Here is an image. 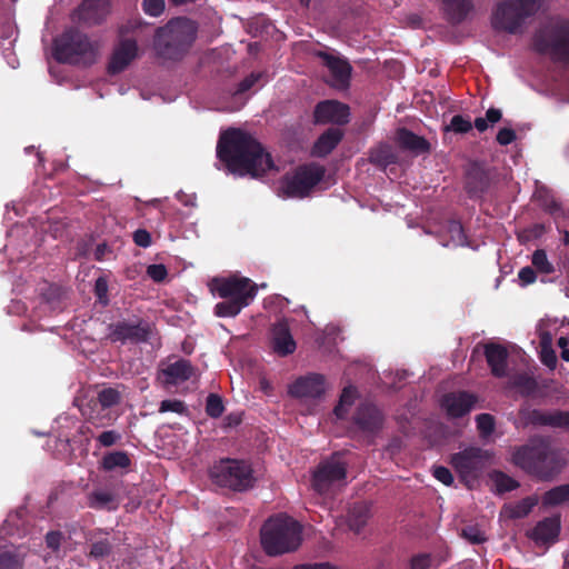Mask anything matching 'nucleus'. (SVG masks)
Masks as SVG:
<instances>
[{
	"label": "nucleus",
	"instance_id": "45",
	"mask_svg": "<svg viewBox=\"0 0 569 569\" xmlns=\"http://www.w3.org/2000/svg\"><path fill=\"white\" fill-rule=\"evenodd\" d=\"M111 550H112L111 542L107 538H103V539L92 542L91 549H90V556L96 559L103 558V557L109 556L111 553Z\"/></svg>",
	"mask_w": 569,
	"mask_h": 569
},
{
	"label": "nucleus",
	"instance_id": "37",
	"mask_svg": "<svg viewBox=\"0 0 569 569\" xmlns=\"http://www.w3.org/2000/svg\"><path fill=\"white\" fill-rule=\"evenodd\" d=\"M23 558L17 550L0 552V569H22Z\"/></svg>",
	"mask_w": 569,
	"mask_h": 569
},
{
	"label": "nucleus",
	"instance_id": "22",
	"mask_svg": "<svg viewBox=\"0 0 569 569\" xmlns=\"http://www.w3.org/2000/svg\"><path fill=\"white\" fill-rule=\"evenodd\" d=\"M271 348L281 357L292 355L296 351L297 343L286 320L278 321L272 326Z\"/></svg>",
	"mask_w": 569,
	"mask_h": 569
},
{
	"label": "nucleus",
	"instance_id": "49",
	"mask_svg": "<svg viewBox=\"0 0 569 569\" xmlns=\"http://www.w3.org/2000/svg\"><path fill=\"white\" fill-rule=\"evenodd\" d=\"M121 440V433L117 430H106L97 437L101 447H111Z\"/></svg>",
	"mask_w": 569,
	"mask_h": 569
},
{
	"label": "nucleus",
	"instance_id": "27",
	"mask_svg": "<svg viewBox=\"0 0 569 569\" xmlns=\"http://www.w3.org/2000/svg\"><path fill=\"white\" fill-rule=\"evenodd\" d=\"M343 138V130L330 127L321 133L311 148V156L325 158L330 154Z\"/></svg>",
	"mask_w": 569,
	"mask_h": 569
},
{
	"label": "nucleus",
	"instance_id": "59",
	"mask_svg": "<svg viewBox=\"0 0 569 569\" xmlns=\"http://www.w3.org/2000/svg\"><path fill=\"white\" fill-rule=\"evenodd\" d=\"M537 503V500L536 499H532V498H526L523 499L518 506H517V509H516V516L517 517H525L527 516L531 510L532 508L536 506Z\"/></svg>",
	"mask_w": 569,
	"mask_h": 569
},
{
	"label": "nucleus",
	"instance_id": "55",
	"mask_svg": "<svg viewBox=\"0 0 569 569\" xmlns=\"http://www.w3.org/2000/svg\"><path fill=\"white\" fill-rule=\"evenodd\" d=\"M433 477L446 486H450L453 482V476L451 471L443 466L435 467Z\"/></svg>",
	"mask_w": 569,
	"mask_h": 569
},
{
	"label": "nucleus",
	"instance_id": "23",
	"mask_svg": "<svg viewBox=\"0 0 569 569\" xmlns=\"http://www.w3.org/2000/svg\"><path fill=\"white\" fill-rule=\"evenodd\" d=\"M482 347L483 355L492 376L497 378L506 377L509 357L507 348L497 342H486L482 345Z\"/></svg>",
	"mask_w": 569,
	"mask_h": 569
},
{
	"label": "nucleus",
	"instance_id": "33",
	"mask_svg": "<svg viewBox=\"0 0 569 569\" xmlns=\"http://www.w3.org/2000/svg\"><path fill=\"white\" fill-rule=\"evenodd\" d=\"M131 466V459L126 451L107 452L101 460V468L104 471L116 469H128Z\"/></svg>",
	"mask_w": 569,
	"mask_h": 569
},
{
	"label": "nucleus",
	"instance_id": "30",
	"mask_svg": "<svg viewBox=\"0 0 569 569\" xmlns=\"http://www.w3.org/2000/svg\"><path fill=\"white\" fill-rule=\"evenodd\" d=\"M163 375L167 377V381L170 383H178L189 380L193 375V367L187 359H179L172 363H169L163 369Z\"/></svg>",
	"mask_w": 569,
	"mask_h": 569
},
{
	"label": "nucleus",
	"instance_id": "39",
	"mask_svg": "<svg viewBox=\"0 0 569 569\" xmlns=\"http://www.w3.org/2000/svg\"><path fill=\"white\" fill-rule=\"evenodd\" d=\"M532 266L537 271L550 274L555 271L553 264L548 260L547 252L543 249H537L531 257Z\"/></svg>",
	"mask_w": 569,
	"mask_h": 569
},
{
	"label": "nucleus",
	"instance_id": "17",
	"mask_svg": "<svg viewBox=\"0 0 569 569\" xmlns=\"http://www.w3.org/2000/svg\"><path fill=\"white\" fill-rule=\"evenodd\" d=\"M383 421L382 412L369 402L360 403L352 416V423L366 435L378 433L382 429Z\"/></svg>",
	"mask_w": 569,
	"mask_h": 569
},
{
	"label": "nucleus",
	"instance_id": "56",
	"mask_svg": "<svg viewBox=\"0 0 569 569\" xmlns=\"http://www.w3.org/2000/svg\"><path fill=\"white\" fill-rule=\"evenodd\" d=\"M517 138L513 129L502 128L498 131L496 140L500 146H508L512 143Z\"/></svg>",
	"mask_w": 569,
	"mask_h": 569
},
{
	"label": "nucleus",
	"instance_id": "4",
	"mask_svg": "<svg viewBox=\"0 0 569 569\" xmlns=\"http://www.w3.org/2000/svg\"><path fill=\"white\" fill-rule=\"evenodd\" d=\"M197 36V26L186 17L170 20L159 28L153 47L157 56L167 60H180L188 52Z\"/></svg>",
	"mask_w": 569,
	"mask_h": 569
},
{
	"label": "nucleus",
	"instance_id": "5",
	"mask_svg": "<svg viewBox=\"0 0 569 569\" xmlns=\"http://www.w3.org/2000/svg\"><path fill=\"white\" fill-rule=\"evenodd\" d=\"M512 461L541 480L553 479L565 467L562 457L545 442L520 446L515 450Z\"/></svg>",
	"mask_w": 569,
	"mask_h": 569
},
{
	"label": "nucleus",
	"instance_id": "53",
	"mask_svg": "<svg viewBox=\"0 0 569 569\" xmlns=\"http://www.w3.org/2000/svg\"><path fill=\"white\" fill-rule=\"evenodd\" d=\"M147 273L156 282L163 281L168 276L167 268L163 264H150Z\"/></svg>",
	"mask_w": 569,
	"mask_h": 569
},
{
	"label": "nucleus",
	"instance_id": "40",
	"mask_svg": "<svg viewBox=\"0 0 569 569\" xmlns=\"http://www.w3.org/2000/svg\"><path fill=\"white\" fill-rule=\"evenodd\" d=\"M547 427L569 429V411L560 409L548 411Z\"/></svg>",
	"mask_w": 569,
	"mask_h": 569
},
{
	"label": "nucleus",
	"instance_id": "48",
	"mask_svg": "<svg viewBox=\"0 0 569 569\" xmlns=\"http://www.w3.org/2000/svg\"><path fill=\"white\" fill-rule=\"evenodd\" d=\"M540 360L541 362L550 368L555 369L557 365V356L555 350L551 348L549 342H546L545 339L542 340V347L540 352Z\"/></svg>",
	"mask_w": 569,
	"mask_h": 569
},
{
	"label": "nucleus",
	"instance_id": "20",
	"mask_svg": "<svg viewBox=\"0 0 569 569\" xmlns=\"http://www.w3.org/2000/svg\"><path fill=\"white\" fill-rule=\"evenodd\" d=\"M138 44L134 39H123L114 48L108 63V72L117 74L122 72L137 57Z\"/></svg>",
	"mask_w": 569,
	"mask_h": 569
},
{
	"label": "nucleus",
	"instance_id": "47",
	"mask_svg": "<svg viewBox=\"0 0 569 569\" xmlns=\"http://www.w3.org/2000/svg\"><path fill=\"white\" fill-rule=\"evenodd\" d=\"M166 8L164 0H142V10L150 17H159Z\"/></svg>",
	"mask_w": 569,
	"mask_h": 569
},
{
	"label": "nucleus",
	"instance_id": "58",
	"mask_svg": "<svg viewBox=\"0 0 569 569\" xmlns=\"http://www.w3.org/2000/svg\"><path fill=\"white\" fill-rule=\"evenodd\" d=\"M62 538L63 536L60 531H49L46 535V545L49 549L57 551L61 546Z\"/></svg>",
	"mask_w": 569,
	"mask_h": 569
},
{
	"label": "nucleus",
	"instance_id": "16",
	"mask_svg": "<svg viewBox=\"0 0 569 569\" xmlns=\"http://www.w3.org/2000/svg\"><path fill=\"white\" fill-rule=\"evenodd\" d=\"M349 107L337 100L321 101L313 110V120L317 124L333 123L337 126H343L349 122Z\"/></svg>",
	"mask_w": 569,
	"mask_h": 569
},
{
	"label": "nucleus",
	"instance_id": "7",
	"mask_svg": "<svg viewBox=\"0 0 569 569\" xmlns=\"http://www.w3.org/2000/svg\"><path fill=\"white\" fill-rule=\"evenodd\" d=\"M53 57L61 63H92L96 48L86 33L77 28H69L54 39Z\"/></svg>",
	"mask_w": 569,
	"mask_h": 569
},
{
	"label": "nucleus",
	"instance_id": "29",
	"mask_svg": "<svg viewBox=\"0 0 569 569\" xmlns=\"http://www.w3.org/2000/svg\"><path fill=\"white\" fill-rule=\"evenodd\" d=\"M370 506L365 502H356L348 510L347 522L350 530L359 533L370 519Z\"/></svg>",
	"mask_w": 569,
	"mask_h": 569
},
{
	"label": "nucleus",
	"instance_id": "38",
	"mask_svg": "<svg viewBox=\"0 0 569 569\" xmlns=\"http://www.w3.org/2000/svg\"><path fill=\"white\" fill-rule=\"evenodd\" d=\"M120 401V393L114 388H103L100 390L97 395V403L100 405L101 409H108L116 405H118Z\"/></svg>",
	"mask_w": 569,
	"mask_h": 569
},
{
	"label": "nucleus",
	"instance_id": "21",
	"mask_svg": "<svg viewBox=\"0 0 569 569\" xmlns=\"http://www.w3.org/2000/svg\"><path fill=\"white\" fill-rule=\"evenodd\" d=\"M109 13V0H82L74 19L87 26L100 24Z\"/></svg>",
	"mask_w": 569,
	"mask_h": 569
},
{
	"label": "nucleus",
	"instance_id": "34",
	"mask_svg": "<svg viewBox=\"0 0 569 569\" xmlns=\"http://www.w3.org/2000/svg\"><path fill=\"white\" fill-rule=\"evenodd\" d=\"M358 397V390L355 386H347L342 389L338 405L333 409V413L338 419H346L349 408L355 403Z\"/></svg>",
	"mask_w": 569,
	"mask_h": 569
},
{
	"label": "nucleus",
	"instance_id": "25",
	"mask_svg": "<svg viewBox=\"0 0 569 569\" xmlns=\"http://www.w3.org/2000/svg\"><path fill=\"white\" fill-rule=\"evenodd\" d=\"M396 142L400 149L416 156L427 154L431 151V144L426 138L416 134L405 127L397 129Z\"/></svg>",
	"mask_w": 569,
	"mask_h": 569
},
{
	"label": "nucleus",
	"instance_id": "36",
	"mask_svg": "<svg viewBox=\"0 0 569 569\" xmlns=\"http://www.w3.org/2000/svg\"><path fill=\"white\" fill-rule=\"evenodd\" d=\"M569 501V483L557 486L545 492L542 505L553 507Z\"/></svg>",
	"mask_w": 569,
	"mask_h": 569
},
{
	"label": "nucleus",
	"instance_id": "46",
	"mask_svg": "<svg viewBox=\"0 0 569 569\" xmlns=\"http://www.w3.org/2000/svg\"><path fill=\"white\" fill-rule=\"evenodd\" d=\"M169 411L183 415L187 412V407L183 401L178 399L162 400L160 402L159 412L164 413Z\"/></svg>",
	"mask_w": 569,
	"mask_h": 569
},
{
	"label": "nucleus",
	"instance_id": "6",
	"mask_svg": "<svg viewBox=\"0 0 569 569\" xmlns=\"http://www.w3.org/2000/svg\"><path fill=\"white\" fill-rule=\"evenodd\" d=\"M532 48L553 62L569 64V20L540 27L532 37Z\"/></svg>",
	"mask_w": 569,
	"mask_h": 569
},
{
	"label": "nucleus",
	"instance_id": "35",
	"mask_svg": "<svg viewBox=\"0 0 569 569\" xmlns=\"http://www.w3.org/2000/svg\"><path fill=\"white\" fill-rule=\"evenodd\" d=\"M511 385L522 397H532L539 389L536 378L528 373L516 375Z\"/></svg>",
	"mask_w": 569,
	"mask_h": 569
},
{
	"label": "nucleus",
	"instance_id": "42",
	"mask_svg": "<svg viewBox=\"0 0 569 569\" xmlns=\"http://www.w3.org/2000/svg\"><path fill=\"white\" fill-rule=\"evenodd\" d=\"M477 429L482 438L492 435L496 427L495 417L490 413H480L476 417Z\"/></svg>",
	"mask_w": 569,
	"mask_h": 569
},
{
	"label": "nucleus",
	"instance_id": "24",
	"mask_svg": "<svg viewBox=\"0 0 569 569\" xmlns=\"http://www.w3.org/2000/svg\"><path fill=\"white\" fill-rule=\"evenodd\" d=\"M560 529V516H551L540 520L528 533V537L537 545H550L557 541Z\"/></svg>",
	"mask_w": 569,
	"mask_h": 569
},
{
	"label": "nucleus",
	"instance_id": "28",
	"mask_svg": "<svg viewBox=\"0 0 569 569\" xmlns=\"http://www.w3.org/2000/svg\"><path fill=\"white\" fill-rule=\"evenodd\" d=\"M120 503L119 495L113 491L97 489L88 495V507L91 509L116 511Z\"/></svg>",
	"mask_w": 569,
	"mask_h": 569
},
{
	"label": "nucleus",
	"instance_id": "62",
	"mask_svg": "<svg viewBox=\"0 0 569 569\" xmlns=\"http://www.w3.org/2000/svg\"><path fill=\"white\" fill-rule=\"evenodd\" d=\"M501 117H502L501 111L499 109H496V108H490L486 112L487 121L492 123V124L498 122V121H500Z\"/></svg>",
	"mask_w": 569,
	"mask_h": 569
},
{
	"label": "nucleus",
	"instance_id": "11",
	"mask_svg": "<svg viewBox=\"0 0 569 569\" xmlns=\"http://www.w3.org/2000/svg\"><path fill=\"white\" fill-rule=\"evenodd\" d=\"M492 452L480 447H468L451 456L450 463L461 480L470 487L492 463Z\"/></svg>",
	"mask_w": 569,
	"mask_h": 569
},
{
	"label": "nucleus",
	"instance_id": "57",
	"mask_svg": "<svg viewBox=\"0 0 569 569\" xmlns=\"http://www.w3.org/2000/svg\"><path fill=\"white\" fill-rule=\"evenodd\" d=\"M518 278L522 286H528L536 281L537 274L531 267H523L519 270Z\"/></svg>",
	"mask_w": 569,
	"mask_h": 569
},
{
	"label": "nucleus",
	"instance_id": "64",
	"mask_svg": "<svg viewBox=\"0 0 569 569\" xmlns=\"http://www.w3.org/2000/svg\"><path fill=\"white\" fill-rule=\"evenodd\" d=\"M527 231L531 237L538 238L546 232V227L542 223H536L532 227H530Z\"/></svg>",
	"mask_w": 569,
	"mask_h": 569
},
{
	"label": "nucleus",
	"instance_id": "12",
	"mask_svg": "<svg viewBox=\"0 0 569 569\" xmlns=\"http://www.w3.org/2000/svg\"><path fill=\"white\" fill-rule=\"evenodd\" d=\"M158 336L154 323L136 317L134 319H122L110 325L109 338L112 342L122 345H140L150 342Z\"/></svg>",
	"mask_w": 569,
	"mask_h": 569
},
{
	"label": "nucleus",
	"instance_id": "9",
	"mask_svg": "<svg viewBox=\"0 0 569 569\" xmlns=\"http://www.w3.org/2000/svg\"><path fill=\"white\" fill-rule=\"evenodd\" d=\"M213 483L233 491H246L253 487L256 478L251 465L246 460L221 459L209 471Z\"/></svg>",
	"mask_w": 569,
	"mask_h": 569
},
{
	"label": "nucleus",
	"instance_id": "63",
	"mask_svg": "<svg viewBox=\"0 0 569 569\" xmlns=\"http://www.w3.org/2000/svg\"><path fill=\"white\" fill-rule=\"evenodd\" d=\"M96 293L97 296L101 299L103 296L107 295V291H108V286H107V282L106 280H103L102 278H99L97 279L96 281Z\"/></svg>",
	"mask_w": 569,
	"mask_h": 569
},
{
	"label": "nucleus",
	"instance_id": "1",
	"mask_svg": "<svg viewBox=\"0 0 569 569\" xmlns=\"http://www.w3.org/2000/svg\"><path fill=\"white\" fill-rule=\"evenodd\" d=\"M217 157L229 171L253 178L274 168L273 160L262 144L241 129L230 128L219 138Z\"/></svg>",
	"mask_w": 569,
	"mask_h": 569
},
{
	"label": "nucleus",
	"instance_id": "14",
	"mask_svg": "<svg viewBox=\"0 0 569 569\" xmlns=\"http://www.w3.org/2000/svg\"><path fill=\"white\" fill-rule=\"evenodd\" d=\"M491 184V171L482 163L472 161L467 166L463 188L471 200H482Z\"/></svg>",
	"mask_w": 569,
	"mask_h": 569
},
{
	"label": "nucleus",
	"instance_id": "61",
	"mask_svg": "<svg viewBox=\"0 0 569 569\" xmlns=\"http://www.w3.org/2000/svg\"><path fill=\"white\" fill-rule=\"evenodd\" d=\"M292 569H337L335 566L329 562H319V563H303L293 567Z\"/></svg>",
	"mask_w": 569,
	"mask_h": 569
},
{
	"label": "nucleus",
	"instance_id": "43",
	"mask_svg": "<svg viewBox=\"0 0 569 569\" xmlns=\"http://www.w3.org/2000/svg\"><path fill=\"white\" fill-rule=\"evenodd\" d=\"M472 129V122L469 118L456 114L451 118L450 123L446 127L447 131L455 133H467Z\"/></svg>",
	"mask_w": 569,
	"mask_h": 569
},
{
	"label": "nucleus",
	"instance_id": "3",
	"mask_svg": "<svg viewBox=\"0 0 569 569\" xmlns=\"http://www.w3.org/2000/svg\"><path fill=\"white\" fill-rule=\"evenodd\" d=\"M212 290L223 299L214 306V315L236 317L253 301L258 287L249 278L230 276L213 279Z\"/></svg>",
	"mask_w": 569,
	"mask_h": 569
},
{
	"label": "nucleus",
	"instance_id": "51",
	"mask_svg": "<svg viewBox=\"0 0 569 569\" xmlns=\"http://www.w3.org/2000/svg\"><path fill=\"white\" fill-rule=\"evenodd\" d=\"M431 566V556L429 553H418L410 559V569H429Z\"/></svg>",
	"mask_w": 569,
	"mask_h": 569
},
{
	"label": "nucleus",
	"instance_id": "15",
	"mask_svg": "<svg viewBox=\"0 0 569 569\" xmlns=\"http://www.w3.org/2000/svg\"><path fill=\"white\" fill-rule=\"evenodd\" d=\"M316 57L321 59L323 66L329 71L328 83L336 89H347L350 84L352 67L350 63L338 56L326 51H317Z\"/></svg>",
	"mask_w": 569,
	"mask_h": 569
},
{
	"label": "nucleus",
	"instance_id": "50",
	"mask_svg": "<svg viewBox=\"0 0 569 569\" xmlns=\"http://www.w3.org/2000/svg\"><path fill=\"white\" fill-rule=\"evenodd\" d=\"M542 209L551 214V216H559L562 213V208L560 203L555 200L552 197L546 196L540 199Z\"/></svg>",
	"mask_w": 569,
	"mask_h": 569
},
{
	"label": "nucleus",
	"instance_id": "41",
	"mask_svg": "<svg viewBox=\"0 0 569 569\" xmlns=\"http://www.w3.org/2000/svg\"><path fill=\"white\" fill-rule=\"evenodd\" d=\"M224 411L222 398L217 393H210L206 401V413L213 419L220 418Z\"/></svg>",
	"mask_w": 569,
	"mask_h": 569
},
{
	"label": "nucleus",
	"instance_id": "31",
	"mask_svg": "<svg viewBox=\"0 0 569 569\" xmlns=\"http://www.w3.org/2000/svg\"><path fill=\"white\" fill-rule=\"evenodd\" d=\"M548 411L539 410V409H530L529 407H521L518 411V419L516 421V427L527 428L529 426L533 427H547Z\"/></svg>",
	"mask_w": 569,
	"mask_h": 569
},
{
	"label": "nucleus",
	"instance_id": "52",
	"mask_svg": "<svg viewBox=\"0 0 569 569\" xmlns=\"http://www.w3.org/2000/svg\"><path fill=\"white\" fill-rule=\"evenodd\" d=\"M461 535L471 543H481L486 540L483 533L472 526L463 528Z\"/></svg>",
	"mask_w": 569,
	"mask_h": 569
},
{
	"label": "nucleus",
	"instance_id": "54",
	"mask_svg": "<svg viewBox=\"0 0 569 569\" xmlns=\"http://www.w3.org/2000/svg\"><path fill=\"white\" fill-rule=\"evenodd\" d=\"M133 242L141 247V248H148L151 246V234L146 229H138L133 232Z\"/></svg>",
	"mask_w": 569,
	"mask_h": 569
},
{
	"label": "nucleus",
	"instance_id": "18",
	"mask_svg": "<svg viewBox=\"0 0 569 569\" xmlns=\"http://www.w3.org/2000/svg\"><path fill=\"white\" fill-rule=\"evenodd\" d=\"M478 398L468 391H452L446 393L441 399V407L446 410L449 418L456 419L468 415Z\"/></svg>",
	"mask_w": 569,
	"mask_h": 569
},
{
	"label": "nucleus",
	"instance_id": "26",
	"mask_svg": "<svg viewBox=\"0 0 569 569\" xmlns=\"http://www.w3.org/2000/svg\"><path fill=\"white\" fill-rule=\"evenodd\" d=\"M443 18L451 26L461 24L473 11L472 0H441Z\"/></svg>",
	"mask_w": 569,
	"mask_h": 569
},
{
	"label": "nucleus",
	"instance_id": "10",
	"mask_svg": "<svg viewBox=\"0 0 569 569\" xmlns=\"http://www.w3.org/2000/svg\"><path fill=\"white\" fill-rule=\"evenodd\" d=\"M326 168L317 162L298 166L292 174L281 180V190L288 198L308 197L311 190L323 179Z\"/></svg>",
	"mask_w": 569,
	"mask_h": 569
},
{
	"label": "nucleus",
	"instance_id": "13",
	"mask_svg": "<svg viewBox=\"0 0 569 569\" xmlns=\"http://www.w3.org/2000/svg\"><path fill=\"white\" fill-rule=\"evenodd\" d=\"M341 452H333L329 458L321 460L312 472L311 486L320 495L327 493L331 486L347 477V462L342 460Z\"/></svg>",
	"mask_w": 569,
	"mask_h": 569
},
{
	"label": "nucleus",
	"instance_id": "19",
	"mask_svg": "<svg viewBox=\"0 0 569 569\" xmlns=\"http://www.w3.org/2000/svg\"><path fill=\"white\" fill-rule=\"evenodd\" d=\"M326 379L320 373H310L298 378L290 387L289 395L293 398L319 399L325 395Z\"/></svg>",
	"mask_w": 569,
	"mask_h": 569
},
{
	"label": "nucleus",
	"instance_id": "8",
	"mask_svg": "<svg viewBox=\"0 0 569 569\" xmlns=\"http://www.w3.org/2000/svg\"><path fill=\"white\" fill-rule=\"evenodd\" d=\"M539 9V0H505L499 2L491 16V26L497 31L518 33L526 20Z\"/></svg>",
	"mask_w": 569,
	"mask_h": 569
},
{
	"label": "nucleus",
	"instance_id": "32",
	"mask_svg": "<svg viewBox=\"0 0 569 569\" xmlns=\"http://www.w3.org/2000/svg\"><path fill=\"white\" fill-rule=\"evenodd\" d=\"M369 161L375 166L387 168L398 162V156L389 143H380L370 150Z\"/></svg>",
	"mask_w": 569,
	"mask_h": 569
},
{
	"label": "nucleus",
	"instance_id": "2",
	"mask_svg": "<svg viewBox=\"0 0 569 569\" xmlns=\"http://www.w3.org/2000/svg\"><path fill=\"white\" fill-rule=\"evenodd\" d=\"M261 546L274 557L296 551L302 542V526L286 513L268 518L260 530Z\"/></svg>",
	"mask_w": 569,
	"mask_h": 569
},
{
	"label": "nucleus",
	"instance_id": "44",
	"mask_svg": "<svg viewBox=\"0 0 569 569\" xmlns=\"http://www.w3.org/2000/svg\"><path fill=\"white\" fill-rule=\"evenodd\" d=\"M495 483L499 492H509L519 487V483L513 478L501 471L495 473Z\"/></svg>",
	"mask_w": 569,
	"mask_h": 569
},
{
	"label": "nucleus",
	"instance_id": "60",
	"mask_svg": "<svg viewBox=\"0 0 569 569\" xmlns=\"http://www.w3.org/2000/svg\"><path fill=\"white\" fill-rule=\"evenodd\" d=\"M261 74L260 73H251L250 76L246 77L240 83H239V87H238V92L239 93H243L248 90H250L254 83L260 79Z\"/></svg>",
	"mask_w": 569,
	"mask_h": 569
}]
</instances>
